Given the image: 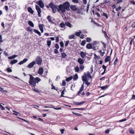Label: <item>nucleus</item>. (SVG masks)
<instances>
[{"label":"nucleus","instance_id":"nucleus-25","mask_svg":"<svg viewBox=\"0 0 135 135\" xmlns=\"http://www.w3.org/2000/svg\"><path fill=\"white\" fill-rule=\"evenodd\" d=\"M65 24L66 25L70 27H72L71 24L69 22H65Z\"/></svg>","mask_w":135,"mask_h":135},{"label":"nucleus","instance_id":"nucleus-31","mask_svg":"<svg viewBox=\"0 0 135 135\" xmlns=\"http://www.w3.org/2000/svg\"><path fill=\"white\" fill-rule=\"evenodd\" d=\"M78 78V76L77 74H76L74 75L73 77V80H76Z\"/></svg>","mask_w":135,"mask_h":135},{"label":"nucleus","instance_id":"nucleus-46","mask_svg":"<svg viewBox=\"0 0 135 135\" xmlns=\"http://www.w3.org/2000/svg\"><path fill=\"white\" fill-rule=\"evenodd\" d=\"M118 60V59L117 58H116V59H115V60L114 62V66H115L116 64V62H117Z\"/></svg>","mask_w":135,"mask_h":135},{"label":"nucleus","instance_id":"nucleus-30","mask_svg":"<svg viewBox=\"0 0 135 135\" xmlns=\"http://www.w3.org/2000/svg\"><path fill=\"white\" fill-rule=\"evenodd\" d=\"M28 23L30 26L33 27H34V25L32 21H29Z\"/></svg>","mask_w":135,"mask_h":135},{"label":"nucleus","instance_id":"nucleus-19","mask_svg":"<svg viewBox=\"0 0 135 135\" xmlns=\"http://www.w3.org/2000/svg\"><path fill=\"white\" fill-rule=\"evenodd\" d=\"M92 45L91 44L89 43L86 45V48L89 49H90L92 48Z\"/></svg>","mask_w":135,"mask_h":135},{"label":"nucleus","instance_id":"nucleus-35","mask_svg":"<svg viewBox=\"0 0 135 135\" xmlns=\"http://www.w3.org/2000/svg\"><path fill=\"white\" fill-rule=\"evenodd\" d=\"M47 45L49 47L51 45V41H47Z\"/></svg>","mask_w":135,"mask_h":135},{"label":"nucleus","instance_id":"nucleus-13","mask_svg":"<svg viewBox=\"0 0 135 135\" xmlns=\"http://www.w3.org/2000/svg\"><path fill=\"white\" fill-rule=\"evenodd\" d=\"M81 57L83 59L84 58L86 55V53L83 51H81L80 53Z\"/></svg>","mask_w":135,"mask_h":135},{"label":"nucleus","instance_id":"nucleus-50","mask_svg":"<svg viewBox=\"0 0 135 135\" xmlns=\"http://www.w3.org/2000/svg\"><path fill=\"white\" fill-rule=\"evenodd\" d=\"M55 47L57 49H58L59 48V45L57 44H56L55 45Z\"/></svg>","mask_w":135,"mask_h":135},{"label":"nucleus","instance_id":"nucleus-60","mask_svg":"<svg viewBox=\"0 0 135 135\" xmlns=\"http://www.w3.org/2000/svg\"><path fill=\"white\" fill-rule=\"evenodd\" d=\"M3 42L2 40V37L1 35H0V42Z\"/></svg>","mask_w":135,"mask_h":135},{"label":"nucleus","instance_id":"nucleus-43","mask_svg":"<svg viewBox=\"0 0 135 135\" xmlns=\"http://www.w3.org/2000/svg\"><path fill=\"white\" fill-rule=\"evenodd\" d=\"M74 109H77L79 110H84L85 109L83 108H75Z\"/></svg>","mask_w":135,"mask_h":135},{"label":"nucleus","instance_id":"nucleus-44","mask_svg":"<svg viewBox=\"0 0 135 135\" xmlns=\"http://www.w3.org/2000/svg\"><path fill=\"white\" fill-rule=\"evenodd\" d=\"M129 132L131 134H133L134 133V131L132 129H131L129 130Z\"/></svg>","mask_w":135,"mask_h":135},{"label":"nucleus","instance_id":"nucleus-23","mask_svg":"<svg viewBox=\"0 0 135 135\" xmlns=\"http://www.w3.org/2000/svg\"><path fill=\"white\" fill-rule=\"evenodd\" d=\"M85 102H75V104L78 105H81L82 104H84Z\"/></svg>","mask_w":135,"mask_h":135},{"label":"nucleus","instance_id":"nucleus-14","mask_svg":"<svg viewBox=\"0 0 135 135\" xmlns=\"http://www.w3.org/2000/svg\"><path fill=\"white\" fill-rule=\"evenodd\" d=\"M38 4L41 8H43L44 7V4L42 1L38 2Z\"/></svg>","mask_w":135,"mask_h":135},{"label":"nucleus","instance_id":"nucleus-47","mask_svg":"<svg viewBox=\"0 0 135 135\" xmlns=\"http://www.w3.org/2000/svg\"><path fill=\"white\" fill-rule=\"evenodd\" d=\"M73 114H75V115H76L77 116H80V115H81L80 114H79V113H75L74 112H73Z\"/></svg>","mask_w":135,"mask_h":135},{"label":"nucleus","instance_id":"nucleus-5","mask_svg":"<svg viewBox=\"0 0 135 135\" xmlns=\"http://www.w3.org/2000/svg\"><path fill=\"white\" fill-rule=\"evenodd\" d=\"M42 58L40 56H37L36 57V59L35 60L37 64L39 65H41L42 62Z\"/></svg>","mask_w":135,"mask_h":135},{"label":"nucleus","instance_id":"nucleus-4","mask_svg":"<svg viewBox=\"0 0 135 135\" xmlns=\"http://www.w3.org/2000/svg\"><path fill=\"white\" fill-rule=\"evenodd\" d=\"M49 6L54 13H55L57 10L58 11V6L55 5L52 2H51L49 3Z\"/></svg>","mask_w":135,"mask_h":135},{"label":"nucleus","instance_id":"nucleus-63","mask_svg":"<svg viewBox=\"0 0 135 135\" xmlns=\"http://www.w3.org/2000/svg\"><path fill=\"white\" fill-rule=\"evenodd\" d=\"M84 35L83 34H81L79 36H80V38L83 39L84 38Z\"/></svg>","mask_w":135,"mask_h":135},{"label":"nucleus","instance_id":"nucleus-12","mask_svg":"<svg viewBox=\"0 0 135 135\" xmlns=\"http://www.w3.org/2000/svg\"><path fill=\"white\" fill-rule=\"evenodd\" d=\"M78 62L80 64H82L84 62V60L81 58H79L78 60Z\"/></svg>","mask_w":135,"mask_h":135},{"label":"nucleus","instance_id":"nucleus-8","mask_svg":"<svg viewBox=\"0 0 135 135\" xmlns=\"http://www.w3.org/2000/svg\"><path fill=\"white\" fill-rule=\"evenodd\" d=\"M36 64L35 61H33L30 63L28 66V67L29 68H32Z\"/></svg>","mask_w":135,"mask_h":135},{"label":"nucleus","instance_id":"nucleus-51","mask_svg":"<svg viewBox=\"0 0 135 135\" xmlns=\"http://www.w3.org/2000/svg\"><path fill=\"white\" fill-rule=\"evenodd\" d=\"M121 7L120 6H119L116 9V11H119L121 9Z\"/></svg>","mask_w":135,"mask_h":135},{"label":"nucleus","instance_id":"nucleus-6","mask_svg":"<svg viewBox=\"0 0 135 135\" xmlns=\"http://www.w3.org/2000/svg\"><path fill=\"white\" fill-rule=\"evenodd\" d=\"M47 19L48 20L49 22L51 24H54V19L53 17H51L50 16H49L47 17Z\"/></svg>","mask_w":135,"mask_h":135},{"label":"nucleus","instance_id":"nucleus-15","mask_svg":"<svg viewBox=\"0 0 135 135\" xmlns=\"http://www.w3.org/2000/svg\"><path fill=\"white\" fill-rule=\"evenodd\" d=\"M84 83H83V84L81 85V87L80 88V89L79 91L78 92V94H79L80 93L83 91L84 90Z\"/></svg>","mask_w":135,"mask_h":135},{"label":"nucleus","instance_id":"nucleus-33","mask_svg":"<svg viewBox=\"0 0 135 135\" xmlns=\"http://www.w3.org/2000/svg\"><path fill=\"white\" fill-rule=\"evenodd\" d=\"M17 62V60H12L10 62V63L11 64H13L15 63H16Z\"/></svg>","mask_w":135,"mask_h":135},{"label":"nucleus","instance_id":"nucleus-37","mask_svg":"<svg viewBox=\"0 0 135 135\" xmlns=\"http://www.w3.org/2000/svg\"><path fill=\"white\" fill-rule=\"evenodd\" d=\"M7 70L8 73H11L12 72V70L9 68H8L7 69Z\"/></svg>","mask_w":135,"mask_h":135},{"label":"nucleus","instance_id":"nucleus-17","mask_svg":"<svg viewBox=\"0 0 135 135\" xmlns=\"http://www.w3.org/2000/svg\"><path fill=\"white\" fill-rule=\"evenodd\" d=\"M28 60V59H27L25 58L23 60L21 61L18 63V64L20 65L22 64L23 63L26 62Z\"/></svg>","mask_w":135,"mask_h":135},{"label":"nucleus","instance_id":"nucleus-42","mask_svg":"<svg viewBox=\"0 0 135 135\" xmlns=\"http://www.w3.org/2000/svg\"><path fill=\"white\" fill-rule=\"evenodd\" d=\"M80 69L81 70H83L84 68V66L81 65L80 66Z\"/></svg>","mask_w":135,"mask_h":135},{"label":"nucleus","instance_id":"nucleus-48","mask_svg":"<svg viewBox=\"0 0 135 135\" xmlns=\"http://www.w3.org/2000/svg\"><path fill=\"white\" fill-rule=\"evenodd\" d=\"M98 48L97 46H94L92 49H93V50L94 51H95L97 50V48Z\"/></svg>","mask_w":135,"mask_h":135},{"label":"nucleus","instance_id":"nucleus-41","mask_svg":"<svg viewBox=\"0 0 135 135\" xmlns=\"http://www.w3.org/2000/svg\"><path fill=\"white\" fill-rule=\"evenodd\" d=\"M62 86H65L66 84V83L65 80H63L62 81Z\"/></svg>","mask_w":135,"mask_h":135},{"label":"nucleus","instance_id":"nucleus-21","mask_svg":"<svg viewBox=\"0 0 135 135\" xmlns=\"http://www.w3.org/2000/svg\"><path fill=\"white\" fill-rule=\"evenodd\" d=\"M110 56H107L105 60V62H106L110 61Z\"/></svg>","mask_w":135,"mask_h":135},{"label":"nucleus","instance_id":"nucleus-16","mask_svg":"<svg viewBox=\"0 0 135 135\" xmlns=\"http://www.w3.org/2000/svg\"><path fill=\"white\" fill-rule=\"evenodd\" d=\"M79 32H76L75 33V35L78 36H79L80 34L82 33V31L80 30H78Z\"/></svg>","mask_w":135,"mask_h":135},{"label":"nucleus","instance_id":"nucleus-36","mask_svg":"<svg viewBox=\"0 0 135 135\" xmlns=\"http://www.w3.org/2000/svg\"><path fill=\"white\" fill-rule=\"evenodd\" d=\"M66 55L65 53H63L61 54V57L63 58H64L66 57Z\"/></svg>","mask_w":135,"mask_h":135},{"label":"nucleus","instance_id":"nucleus-59","mask_svg":"<svg viewBox=\"0 0 135 135\" xmlns=\"http://www.w3.org/2000/svg\"><path fill=\"white\" fill-rule=\"evenodd\" d=\"M69 41H67L66 42V43L65 44V45L66 46H67L68 44H69Z\"/></svg>","mask_w":135,"mask_h":135},{"label":"nucleus","instance_id":"nucleus-39","mask_svg":"<svg viewBox=\"0 0 135 135\" xmlns=\"http://www.w3.org/2000/svg\"><path fill=\"white\" fill-rule=\"evenodd\" d=\"M102 15L105 17H106V18H108V16L106 13H104V12H103V13Z\"/></svg>","mask_w":135,"mask_h":135},{"label":"nucleus","instance_id":"nucleus-38","mask_svg":"<svg viewBox=\"0 0 135 135\" xmlns=\"http://www.w3.org/2000/svg\"><path fill=\"white\" fill-rule=\"evenodd\" d=\"M86 43V41L85 40L83 41L81 43V45L83 46H84Z\"/></svg>","mask_w":135,"mask_h":135},{"label":"nucleus","instance_id":"nucleus-18","mask_svg":"<svg viewBox=\"0 0 135 135\" xmlns=\"http://www.w3.org/2000/svg\"><path fill=\"white\" fill-rule=\"evenodd\" d=\"M82 80L83 82L84 81L85 82V84L87 85L88 86L90 85V82L88 81V80H86L85 79H83Z\"/></svg>","mask_w":135,"mask_h":135},{"label":"nucleus","instance_id":"nucleus-29","mask_svg":"<svg viewBox=\"0 0 135 135\" xmlns=\"http://www.w3.org/2000/svg\"><path fill=\"white\" fill-rule=\"evenodd\" d=\"M17 56L16 55H13L9 57H8V59H14Z\"/></svg>","mask_w":135,"mask_h":135},{"label":"nucleus","instance_id":"nucleus-27","mask_svg":"<svg viewBox=\"0 0 135 135\" xmlns=\"http://www.w3.org/2000/svg\"><path fill=\"white\" fill-rule=\"evenodd\" d=\"M73 77L72 76H70L69 77L67 78L66 79V80L67 81H69L72 80Z\"/></svg>","mask_w":135,"mask_h":135},{"label":"nucleus","instance_id":"nucleus-54","mask_svg":"<svg viewBox=\"0 0 135 135\" xmlns=\"http://www.w3.org/2000/svg\"><path fill=\"white\" fill-rule=\"evenodd\" d=\"M3 54L4 55L6 56H8V54L6 51H4L3 52Z\"/></svg>","mask_w":135,"mask_h":135},{"label":"nucleus","instance_id":"nucleus-9","mask_svg":"<svg viewBox=\"0 0 135 135\" xmlns=\"http://www.w3.org/2000/svg\"><path fill=\"white\" fill-rule=\"evenodd\" d=\"M71 9L73 11H76L78 8H77L75 5H71L70 6Z\"/></svg>","mask_w":135,"mask_h":135},{"label":"nucleus","instance_id":"nucleus-45","mask_svg":"<svg viewBox=\"0 0 135 135\" xmlns=\"http://www.w3.org/2000/svg\"><path fill=\"white\" fill-rule=\"evenodd\" d=\"M60 45L61 47H62L64 46V44L62 41H61L60 42Z\"/></svg>","mask_w":135,"mask_h":135},{"label":"nucleus","instance_id":"nucleus-32","mask_svg":"<svg viewBox=\"0 0 135 135\" xmlns=\"http://www.w3.org/2000/svg\"><path fill=\"white\" fill-rule=\"evenodd\" d=\"M74 70L76 72H78L80 71L79 68L78 66H76Z\"/></svg>","mask_w":135,"mask_h":135},{"label":"nucleus","instance_id":"nucleus-64","mask_svg":"<svg viewBox=\"0 0 135 135\" xmlns=\"http://www.w3.org/2000/svg\"><path fill=\"white\" fill-rule=\"evenodd\" d=\"M60 131L61 132V133L62 134L64 133V129H60Z\"/></svg>","mask_w":135,"mask_h":135},{"label":"nucleus","instance_id":"nucleus-52","mask_svg":"<svg viewBox=\"0 0 135 135\" xmlns=\"http://www.w3.org/2000/svg\"><path fill=\"white\" fill-rule=\"evenodd\" d=\"M54 52L56 54H57L58 52V50H57V49H55L54 50Z\"/></svg>","mask_w":135,"mask_h":135},{"label":"nucleus","instance_id":"nucleus-61","mask_svg":"<svg viewBox=\"0 0 135 135\" xmlns=\"http://www.w3.org/2000/svg\"><path fill=\"white\" fill-rule=\"evenodd\" d=\"M94 56H95V58L97 59L98 58H100L98 56L95 54H94Z\"/></svg>","mask_w":135,"mask_h":135},{"label":"nucleus","instance_id":"nucleus-40","mask_svg":"<svg viewBox=\"0 0 135 135\" xmlns=\"http://www.w3.org/2000/svg\"><path fill=\"white\" fill-rule=\"evenodd\" d=\"M91 40V39L90 38L87 37L86 39V41L87 42H90Z\"/></svg>","mask_w":135,"mask_h":135},{"label":"nucleus","instance_id":"nucleus-22","mask_svg":"<svg viewBox=\"0 0 135 135\" xmlns=\"http://www.w3.org/2000/svg\"><path fill=\"white\" fill-rule=\"evenodd\" d=\"M39 27L41 32L42 33L43 32L44 30H43V27L42 25H39Z\"/></svg>","mask_w":135,"mask_h":135},{"label":"nucleus","instance_id":"nucleus-2","mask_svg":"<svg viewBox=\"0 0 135 135\" xmlns=\"http://www.w3.org/2000/svg\"><path fill=\"white\" fill-rule=\"evenodd\" d=\"M70 4L68 2H66L63 4H60L58 6V11L60 13H64L66 10L69 11L70 9Z\"/></svg>","mask_w":135,"mask_h":135},{"label":"nucleus","instance_id":"nucleus-10","mask_svg":"<svg viewBox=\"0 0 135 135\" xmlns=\"http://www.w3.org/2000/svg\"><path fill=\"white\" fill-rule=\"evenodd\" d=\"M65 24L63 22H61L60 25V26L61 28V30H63L65 28Z\"/></svg>","mask_w":135,"mask_h":135},{"label":"nucleus","instance_id":"nucleus-20","mask_svg":"<svg viewBox=\"0 0 135 135\" xmlns=\"http://www.w3.org/2000/svg\"><path fill=\"white\" fill-rule=\"evenodd\" d=\"M28 11L31 14H33L34 12V11L32 8L30 7L28 8Z\"/></svg>","mask_w":135,"mask_h":135},{"label":"nucleus","instance_id":"nucleus-3","mask_svg":"<svg viewBox=\"0 0 135 135\" xmlns=\"http://www.w3.org/2000/svg\"><path fill=\"white\" fill-rule=\"evenodd\" d=\"M84 75L82 76L81 77L82 80L83 79H85L86 80H89L90 79L92 78V76L89 71L87 72L86 73H84Z\"/></svg>","mask_w":135,"mask_h":135},{"label":"nucleus","instance_id":"nucleus-26","mask_svg":"<svg viewBox=\"0 0 135 135\" xmlns=\"http://www.w3.org/2000/svg\"><path fill=\"white\" fill-rule=\"evenodd\" d=\"M108 86H109L108 85H106L105 86H101L100 87V88L102 90H104L106 89L107 88Z\"/></svg>","mask_w":135,"mask_h":135},{"label":"nucleus","instance_id":"nucleus-1","mask_svg":"<svg viewBox=\"0 0 135 135\" xmlns=\"http://www.w3.org/2000/svg\"><path fill=\"white\" fill-rule=\"evenodd\" d=\"M29 75L30 76V79L29 81V83L32 86V89L38 93V91L37 90L35 89V86H36V83H38L41 80V79L38 77H36L34 78V77L30 74H29Z\"/></svg>","mask_w":135,"mask_h":135},{"label":"nucleus","instance_id":"nucleus-62","mask_svg":"<svg viewBox=\"0 0 135 135\" xmlns=\"http://www.w3.org/2000/svg\"><path fill=\"white\" fill-rule=\"evenodd\" d=\"M97 44V42L96 41H94L93 43V45H95Z\"/></svg>","mask_w":135,"mask_h":135},{"label":"nucleus","instance_id":"nucleus-58","mask_svg":"<svg viewBox=\"0 0 135 135\" xmlns=\"http://www.w3.org/2000/svg\"><path fill=\"white\" fill-rule=\"evenodd\" d=\"M64 92H63V91H62L61 93V95L60 96V97H65L64 95H63L64 94Z\"/></svg>","mask_w":135,"mask_h":135},{"label":"nucleus","instance_id":"nucleus-49","mask_svg":"<svg viewBox=\"0 0 135 135\" xmlns=\"http://www.w3.org/2000/svg\"><path fill=\"white\" fill-rule=\"evenodd\" d=\"M110 130L109 129H107V130H106L105 131V133L107 134H108L109 133Z\"/></svg>","mask_w":135,"mask_h":135},{"label":"nucleus","instance_id":"nucleus-55","mask_svg":"<svg viewBox=\"0 0 135 135\" xmlns=\"http://www.w3.org/2000/svg\"><path fill=\"white\" fill-rule=\"evenodd\" d=\"M126 120H127V119L126 118L123 119H121V120H119V122H123V121H125Z\"/></svg>","mask_w":135,"mask_h":135},{"label":"nucleus","instance_id":"nucleus-56","mask_svg":"<svg viewBox=\"0 0 135 135\" xmlns=\"http://www.w3.org/2000/svg\"><path fill=\"white\" fill-rule=\"evenodd\" d=\"M73 2L75 3H78V0H72Z\"/></svg>","mask_w":135,"mask_h":135},{"label":"nucleus","instance_id":"nucleus-53","mask_svg":"<svg viewBox=\"0 0 135 135\" xmlns=\"http://www.w3.org/2000/svg\"><path fill=\"white\" fill-rule=\"evenodd\" d=\"M122 2V0H117L116 3L117 4H118L119 3Z\"/></svg>","mask_w":135,"mask_h":135},{"label":"nucleus","instance_id":"nucleus-57","mask_svg":"<svg viewBox=\"0 0 135 135\" xmlns=\"http://www.w3.org/2000/svg\"><path fill=\"white\" fill-rule=\"evenodd\" d=\"M17 118H18L19 119H21L22 120H23V121H24L25 122H27V123H28V122L25 119H22V118H20L19 117H17Z\"/></svg>","mask_w":135,"mask_h":135},{"label":"nucleus","instance_id":"nucleus-28","mask_svg":"<svg viewBox=\"0 0 135 135\" xmlns=\"http://www.w3.org/2000/svg\"><path fill=\"white\" fill-rule=\"evenodd\" d=\"M133 38H131L130 42V45H132V43L134 40L135 38V36H133Z\"/></svg>","mask_w":135,"mask_h":135},{"label":"nucleus","instance_id":"nucleus-34","mask_svg":"<svg viewBox=\"0 0 135 135\" xmlns=\"http://www.w3.org/2000/svg\"><path fill=\"white\" fill-rule=\"evenodd\" d=\"M75 37V36L74 35H70L69 36V39H73Z\"/></svg>","mask_w":135,"mask_h":135},{"label":"nucleus","instance_id":"nucleus-11","mask_svg":"<svg viewBox=\"0 0 135 135\" xmlns=\"http://www.w3.org/2000/svg\"><path fill=\"white\" fill-rule=\"evenodd\" d=\"M44 72V69L42 68H40L39 69L38 73L40 75H42Z\"/></svg>","mask_w":135,"mask_h":135},{"label":"nucleus","instance_id":"nucleus-7","mask_svg":"<svg viewBox=\"0 0 135 135\" xmlns=\"http://www.w3.org/2000/svg\"><path fill=\"white\" fill-rule=\"evenodd\" d=\"M35 7L36 9L37 10L38 13V17H40L41 16L40 13L41 12V9L37 5H36Z\"/></svg>","mask_w":135,"mask_h":135},{"label":"nucleus","instance_id":"nucleus-24","mask_svg":"<svg viewBox=\"0 0 135 135\" xmlns=\"http://www.w3.org/2000/svg\"><path fill=\"white\" fill-rule=\"evenodd\" d=\"M34 31L35 33L38 34L39 36H41V33L40 32L37 30L36 29H34Z\"/></svg>","mask_w":135,"mask_h":135}]
</instances>
